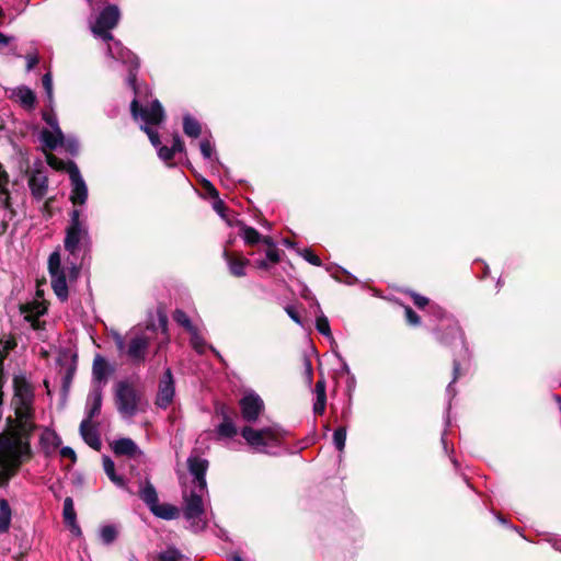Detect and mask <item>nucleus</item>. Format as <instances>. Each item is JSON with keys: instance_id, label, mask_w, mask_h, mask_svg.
Instances as JSON below:
<instances>
[{"instance_id": "nucleus-1", "label": "nucleus", "mask_w": 561, "mask_h": 561, "mask_svg": "<svg viewBox=\"0 0 561 561\" xmlns=\"http://www.w3.org/2000/svg\"><path fill=\"white\" fill-rule=\"evenodd\" d=\"M16 425L9 432L0 434V485H4L16 474L24 461L31 458L30 437L34 430L33 416L34 392L31 385L20 377L13 380Z\"/></svg>"}, {"instance_id": "nucleus-2", "label": "nucleus", "mask_w": 561, "mask_h": 561, "mask_svg": "<svg viewBox=\"0 0 561 561\" xmlns=\"http://www.w3.org/2000/svg\"><path fill=\"white\" fill-rule=\"evenodd\" d=\"M121 19V11L117 5H106L95 18L90 22V30L93 36L101 38L107 44V55L112 58L128 66L127 84L138 93L136 89L137 70L139 67L138 58L129 49L125 48L119 41L114 39L111 31L115 28Z\"/></svg>"}, {"instance_id": "nucleus-3", "label": "nucleus", "mask_w": 561, "mask_h": 561, "mask_svg": "<svg viewBox=\"0 0 561 561\" xmlns=\"http://www.w3.org/2000/svg\"><path fill=\"white\" fill-rule=\"evenodd\" d=\"M208 466V460L202 458L197 450H193L187 458V468L194 478V488L191 490L190 494L184 496L182 511L188 524L187 528L196 534L204 531L207 527L203 497L208 493L205 478Z\"/></svg>"}, {"instance_id": "nucleus-4", "label": "nucleus", "mask_w": 561, "mask_h": 561, "mask_svg": "<svg viewBox=\"0 0 561 561\" xmlns=\"http://www.w3.org/2000/svg\"><path fill=\"white\" fill-rule=\"evenodd\" d=\"M111 336L119 355L126 357L133 365H140L146 360L152 340L149 328H134L125 335L112 331Z\"/></svg>"}, {"instance_id": "nucleus-5", "label": "nucleus", "mask_w": 561, "mask_h": 561, "mask_svg": "<svg viewBox=\"0 0 561 561\" xmlns=\"http://www.w3.org/2000/svg\"><path fill=\"white\" fill-rule=\"evenodd\" d=\"M136 89L138 90V93H135V98L131 101L130 104V111L134 116V118L138 119L141 118V121L145 123V125L141 126V129L148 135L150 142L152 146L158 150L159 147H161V141L159 138V135L156 130L150 128L148 125H158L160 124L164 118V112L163 108L158 100H153L150 105L147 106H140L139 105V98H140V87L136 84Z\"/></svg>"}, {"instance_id": "nucleus-6", "label": "nucleus", "mask_w": 561, "mask_h": 561, "mask_svg": "<svg viewBox=\"0 0 561 561\" xmlns=\"http://www.w3.org/2000/svg\"><path fill=\"white\" fill-rule=\"evenodd\" d=\"M89 241L87 218L82 217L79 208H75L70 213V224L66 229L65 249L75 255L79 251L80 244L88 243Z\"/></svg>"}, {"instance_id": "nucleus-7", "label": "nucleus", "mask_w": 561, "mask_h": 561, "mask_svg": "<svg viewBox=\"0 0 561 561\" xmlns=\"http://www.w3.org/2000/svg\"><path fill=\"white\" fill-rule=\"evenodd\" d=\"M431 308L440 321L438 331L448 330L447 335H442L438 337L440 343L445 345H450L453 342L459 341V344L461 346V354L459 355V357L466 358L468 355V348L465 344L462 331L457 320H455L450 316H447L446 312L439 307L432 306Z\"/></svg>"}, {"instance_id": "nucleus-8", "label": "nucleus", "mask_w": 561, "mask_h": 561, "mask_svg": "<svg viewBox=\"0 0 561 561\" xmlns=\"http://www.w3.org/2000/svg\"><path fill=\"white\" fill-rule=\"evenodd\" d=\"M115 401L118 412L124 417H133L138 411L139 397L134 387L127 382L117 383Z\"/></svg>"}, {"instance_id": "nucleus-9", "label": "nucleus", "mask_w": 561, "mask_h": 561, "mask_svg": "<svg viewBox=\"0 0 561 561\" xmlns=\"http://www.w3.org/2000/svg\"><path fill=\"white\" fill-rule=\"evenodd\" d=\"M241 435L250 446L262 453H265L268 447L276 446L279 442L277 433L272 428L254 430L245 426Z\"/></svg>"}, {"instance_id": "nucleus-10", "label": "nucleus", "mask_w": 561, "mask_h": 561, "mask_svg": "<svg viewBox=\"0 0 561 561\" xmlns=\"http://www.w3.org/2000/svg\"><path fill=\"white\" fill-rule=\"evenodd\" d=\"M68 174L71 184L70 201L73 206H81L88 199V186L76 163H70Z\"/></svg>"}, {"instance_id": "nucleus-11", "label": "nucleus", "mask_w": 561, "mask_h": 561, "mask_svg": "<svg viewBox=\"0 0 561 561\" xmlns=\"http://www.w3.org/2000/svg\"><path fill=\"white\" fill-rule=\"evenodd\" d=\"M174 392L172 371L170 368H167L159 381L156 404L162 409H167L173 401Z\"/></svg>"}, {"instance_id": "nucleus-12", "label": "nucleus", "mask_w": 561, "mask_h": 561, "mask_svg": "<svg viewBox=\"0 0 561 561\" xmlns=\"http://www.w3.org/2000/svg\"><path fill=\"white\" fill-rule=\"evenodd\" d=\"M242 417L248 422L257 420L264 408L262 399L255 393L245 394L240 401Z\"/></svg>"}, {"instance_id": "nucleus-13", "label": "nucleus", "mask_w": 561, "mask_h": 561, "mask_svg": "<svg viewBox=\"0 0 561 561\" xmlns=\"http://www.w3.org/2000/svg\"><path fill=\"white\" fill-rule=\"evenodd\" d=\"M113 451L117 456H126L137 462L145 459L144 451L137 446L131 438H119L113 443Z\"/></svg>"}, {"instance_id": "nucleus-14", "label": "nucleus", "mask_w": 561, "mask_h": 561, "mask_svg": "<svg viewBox=\"0 0 561 561\" xmlns=\"http://www.w3.org/2000/svg\"><path fill=\"white\" fill-rule=\"evenodd\" d=\"M103 399V389L102 386L95 385L91 386L90 392L87 398L85 403V417L83 420L92 421L95 416H98L101 412Z\"/></svg>"}, {"instance_id": "nucleus-15", "label": "nucleus", "mask_w": 561, "mask_h": 561, "mask_svg": "<svg viewBox=\"0 0 561 561\" xmlns=\"http://www.w3.org/2000/svg\"><path fill=\"white\" fill-rule=\"evenodd\" d=\"M111 373L107 362L101 355H96L92 366V383L91 386L100 385L102 388L107 382V377Z\"/></svg>"}, {"instance_id": "nucleus-16", "label": "nucleus", "mask_w": 561, "mask_h": 561, "mask_svg": "<svg viewBox=\"0 0 561 561\" xmlns=\"http://www.w3.org/2000/svg\"><path fill=\"white\" fill-rule=\"evenodd\" d=\"M46 307L43 304L35 302L33 305L25 306L23 308L24 320L31 324L34 330H41L44 322L41 321V317L46 312Z\"/></svg>"}, {"instance_id": "nucleus-17", "label": "nucleus", "mask_w": 561, "mask_h": 561, "mask_svg": "<svg viewBox=\"0 0 561 561\" xmlns=\"http://www.w3.org/2000/svg\"><path fill=\"white\" fill-rule=\"evenodd\" d=\"M28 186L33 197L39 201L47 193L48 180L42 172H36L30 178Z\"/></svg>"}, {"instance_id": "nucleus-18", "label": "nucleus", "mask_w": 561, "mask_h": 561, "mask_svg": "<svg viewBox=\"0 0 561 561\" xmlns=\"http://www.w3.org/2000/svg\"><path fill=\"white\" fill-rule=\"evenodd\" d=\"M80 434L83 440L92 448L99 449L101 447V439L92 425V421L82 420L80 424Z\"/></svg>"}, {"instance_id": "nucleus-19", "label": "nucleus", "mask_w": 561, "mask_h": 561, "mask_svg": "<svg viewBox=\"0 0 561 561\" xmlns=\"http://www.w3.org/2000/svg\"><path fill=\"white\" fill-rule=\"evenodd\" d=\"M217 412H220L222 414V422L217 427V433L220 437L225 438H231L234 435H237L238 430L234 425L233 421L228 415L226 408L222 405L220 409L217 410Z\"/></svg>"}, {"instance_id": "nucleus-20", "label": "nucleus", "mask_w": 561, "mask_h": 561, "mask_svg": "<svg viewBox=\"0 0 561 561\" xmlns=\"http://www.w3.org/2000/svg\"><path fill=\"white\" fill-rule=\"evenodd\" d=\"M150 512L154 516L165 520L176 519L181 513L179 507L169 503H158L151 507Z\"/></svg>"}, {"instance_id": "nucleus-21", "label": "nucleus", "mask_w": 561, "mask_h": 561, "mask_svg": "<svg viewBox=\"0 0 561 561\" xmlns=\"http://www.w3.org/2000/svg\"><path fill=\"white\" fill-rule=\"evenodd\" d=\"M191 337H190V343L192 345V347L198 353V354H204L206 352L207 348L211 350V352L219 358H221L219 352L214 348L211 345H208L203 336V334L201 333V331L198 330V328H195L194 330H192L191 332H188Z\"/></svg>"}, {"instance_id": "nucleus-22", "label": "nucleus", "mask_w": 561, "mask_h": 561, "mask_svg": "<svg viewBox=\"0 0 561 561\" xmlns=\"http://www.w3.org/2000/svg\"><path fill=\"white\" fill-rule=\"evenodd\" d=\"M51 287L60 301H66L69 296L65 272L50 275Z\"/></svg>"}, {"instance_id": "nucleus-23", "label": "nucleus", "mask_w": 561, "mask_h": 561, "mask_svg": "<svg viewBox=\"0 0 561 561\" xmlns=\"http://www.w3.org/2000/svg\"><path fill=\"white\" fill-rule=\"evenodd\" d=\"M138 495L149 510L159 503L156 488L148 480L139 489Z\"/></svg>"}, {"instance_id": "nucleus-24", "label": "nucleus", "mask_w": 561, "mask_h": 561, "mask_svg": "<svg viewBox=\"0 0 561 561\" xmlns=\"http://www.w3.org/2000/svg\"><path fill=\"white\" fill-rule=\"evenodd\" d=\"M225 259L228 263L230 273L233 276L242 277L245 275V266L249 264V260L243 257H233L227 251L224 252Z\"/></svg>"}, {"instance_id": "nucleus-25", "label": "nucleus", "mask_w": 561, "mask_h": 561, "mask_svg": "<svg viewBox=\"0 0 561 561\" xmlns=\"http://www.w3.org/2000/svg\"><path fill=\"white\" fill-rule=\"evenodd\" d=\"M43 144L50 150L56 149L64 142V134L61 130L43 129L41 133Z\"/></svg>"}, {"instance_id": "nucleus-26", "label": "nucleus", "mask_w": 561, "mask_h": 561, "mask_svg": "<svg viewBox=\"0 0 561 561\" xmlns=\"http://www.w3.org/2000/svg\"><path fill=\"white\" fill-rule=\"evenodd\" d=\"M12 511L5 499H0V535L5 534L10 529Z\"/></svg>"}, {"instance_id": "nucleus-27", "label": "nucleus", "mask_w": 561, "mask_h": 561, "mask_svg": "<svg viewBox=\"0 0 561 561\" xmlns=\"http://www.w3.org/2000/svg\"><path fill=\"white\" fill-rule=\"evenodd\" d=\"M103 468H104V471L106 473V476L108 477V479L118 488H123L125 489L126 488V483H125V480L123 477L116 474L115 472V463L114 461L108 458V457H104L103 458Z\"/></svg>"}, {"instance_id": "nucleus-28", "label": "nucleus", "mask_w": 561, "mask_h": 561, "mask_svg": "<svg viewBox=\"0 0 561 561\" xmlns=\"http://www.w3.org/2000/svg\"><path fill=\"white\" fill-rule=\"evenodd\" d=\"M9 176L2 164L0 163V206L10 209V196L7 188Z\"/></svg>"}, {"instance_id": "nucleus-29", "label": "nucleus", "mask_w": 561, "mask_h": 561, "mask_svg": "<svg viewBox=\"0 0 561 561\" xmlns=\"http://www.w3.org/2000/svg\"><path fill=\"white\" fill-rule=\"evenodd\" d=\"M14 95L16 100L23 105L25 108H32L35 104L36 98L34 92L26 88L20 87L14 91Z\"/></svg>"}, {"instance_id": "nucleus-30", "label": "nucleus", "mask_w": 561, "mask_h": 561, "mask_svg": "<svg viewBox=\"0 0 561 561\" xmlns=\"http://www.w3.org/2000/svg\"><path fill=\"white\" fill-rule=\"evenodd\" d=\"M205 187L208 190L209 194L216 198V201L214 202L213 204V208L214 210L224 219H226L229 224H230V220L227 218V207L226 205L224 204V202L221 199L218 198V192L217 190L209 183V182H206V185Z\"/></svg>"}, {"instance_id": "nucleus-31", "label": "nucleus", "mask_w": 561, "mask_h": 561, "mask_svg": "<svg viewBox=\"0 0 561 561\" xmlns=\"http://www.w3.org/2000/svg\"><path fill=\"white\" fill-rule=\"evenodd\" d=\"M183 130L186 136L197 138L201 135L202 127L198 121L190 115H185L183 118Z\"/></svg>"}, {"instance_id": "nucleus-32", "label": "nucleus", "mask_w": 561, "mask_h": 561, "mask_svg": "<svg viewBox=\"0 0 561 561\" xmlns=\"http://www.w3.org/2000/svg\"><path fill=\"white\" fill-rule=\"evenodd\" d=\"M62 517H64L65 524H73L75 520L77 519L73 500L70 496H68L64 500Z\"/></svg>"}, {"instance_id": "nucleus-33", "label": "nucleus", "mask_w": 561, "mask_h": 561, "mask_svg": "<svg viewBox=\"0 0 561 561\" xmlns=\"http://www.w3.org/2000/svg\"><path fill=\"white\" fill-rule=\"evenodd\" d=\"M173 320L179 324L181 325L186 332H191L192 330H194L195 328H197L196 325H194L190 319V317L186 314L185 311L181 310V309H176L174 312H173Z\"/></svg>"}, {"instance_id": "nucleus-34", "label": "nucleus", "mask_w": 561, "mask_h": 561, "mask_svg": "<svg viewBox=\"0 0 561 561\" xmlns=\"http://www.w3.org/2000/svg\"><path fill=\"white\" fill-rule=\"evenodd\" d=\"M241 234L245 241V243L250 244V245H253V244H256L259 242H261V234L259 233L257 230H255L254 228L252 227H248V226H242L241 227Z\"/></svg>"}, {"instance_id": "nucleus-35", "label": "nucleus", "mask_w": 561, "mask_h": 561, "mask_svg": "<svg viewBox=\"0 0 561 561\" xmlns=\"http://www.w3.org/2000/svg\"><path fill=\"white\" fill-rule=\"evenodd\" d=\"M100 537L103 543L111 545L117 537V529L113 525H105L100 529Z\"/></svg>"}, {"instance_id": "nucleus-36", "label": "nucleus", "mask_w": 561, "mask_h": 561, "mask_svg": "<svg viewBox=\"0 0 561 561\" xmlns=\"http://www.w3.org/2000/svg\"><path fill=\"white\" fill-rule=\"evenodd\" d=\"M316 328L322 335L332 337L329 320L323 313L317 317Z\"/></svg>"}, {"instance_id": "nucleus-37", "label": "nucleus", "mask_w": 561, "mask_h": 561, "mask_svg": "<svg viewBox=\"0 0 561 561\" xmlns=\"http://www.w3.org/2000/svg\"><path fill=\"white\" fill-rule=\"evenodd\" d=\"M48 271H49L50 275L65 272L61 268V260H60V255H59L58 252H53L49 255V259H48Z\"/></svg>"}, {"instance_id": "nucleus-38", "label": "nucleus", "mask_w": 561, "mask_h": 561, "mask_svg": "<svg viewBox=\"0 0 561 561\" xmlns=\"http://www.w3.org/2000/svg\"><path fill=\"white\" fill-rule=\"evenodd\" d=\"M346 442V427L341 426L333 433V443L337 450L342 451Z\"/></svg>"}, {"instance_id": "nucleus-39", "label": "nucleus", "mask_w": 561, "mask_h": 561, "mask_svg": "<svg viewBox=\"0 0 561 561\" xmlns=\"http://www.w3.org/2000/svg\"><path fill=\"white\" fill-rule=\"evenodd\" d=\"M180 558L181 553L176 549L169 548L159 554L158 561H179Z\"/></svg>"}, {"instance_id": "nucleus-40", "label": "nucleus", "mask_w": 561, "mask_h": 561, "mask_svg": "<svg viewBox=\"0 0 561 561\" xmlns=\"http://www.w3.org/2000/svg\"><path fill=\"white\" fill-rule=\"evenodd\" d=\"M202 156L205 159H211L215 153V147L209 139H203L199 144Z\"/></svg>"}, {"instance_id": "nucleus-41", "label": "nucleus", "mask_w": 561, "mask_h": 561, "mask_svg": "<svg viewBox=\"0 0 561 561\" xmlns=\"http://www.w3.org/2000/svg\"><path fill=\"white\" fill-rule=\"evenodd\" d=\"M460 376V360L458 357L454 358V378L453 381L447 386V393L450 397L455 396L453 382H455Z\"/></svg>"}, {"instance_id": "nucleus-42", "label": "nucleus", "mask_w": 561, "mask_h": 561, "mask_svg": "<svg viewBox=\"0 0 561 561\" xmlns=\"http://www.w3.org/2000/svg\"><path fill=\"white\" fill-rule=\"evenodd\" d=\"M300 255L310 264L314 266H321L322 262L318 255H316L311 250L305 249L300 252Z\"/></svg>"}, {"instance_id": "nucleus-43", "label": "nucleus", "mask_w": 561, "mask_h": 561, "mask_svg": "<svg viewBox=\"0 0 561 561\" xmlns=\"http://www.w3.org/2000/svg\"><path fill=\"white\" fill-rule=\"evenodd\" d=\"M174 154L175 152L172 150L171 147L161 146L158 149L159 158L167 163H169L173 159Z\"/></svg>"}, {"instance_id": "nucleus-44", "label": "nucleus", "mask_w": 561, "mask_h": 561, "mask_svg": "<svg viewBox=\"0 0 561 561\" xmlns=\"http://www.w3.org/2000/svg\"><path fill=\"white\" fill-rule=\"evenodd\" d=\"M15 346V342L11 340H7L3 345V350H0V373L3 370V360L10 350Z\"/></svg>"}, {"instance_id": "nucleus-45", "label": "nucleus", "mask_w": 561, "mask_h": 561, "mask_svg": "<svg viewBox=\"0 0 561 561\" xmlns=\"http://www.w3.org/2000/svg\"><path fill=\"white\" fill-rule=\"evenodd\" d=\"M42 83H43V87L47 93V96L49 99L53 98V78H51V75L49 72L45 73L42 78Z\"/></svg>"}, {"instance_id": "nucleus-46", "label": "nucleus", "mask_w": 561, "mask_h": 561, "mask_svg": "<svg viewBox=\"0 0 561 561\" xmlns=\"http://www.w3.org/2000/svg\"><path fill=\"white\" fill-rule=\"evenodd\" d=\"M43 119L51 128V130H61L59 125H58V121H57V117L55 116V114L44 113L43 114Z\"/></svg>"}, {"instance_id": "nucleus-47", "label": "nucleus", "mask_w": 561, "mask_h": 561, "mask_svg": "<svg viewBox=\"0 0 561 561\" xmlns=\"http://www.w3.org/2000/svg\"><path fill=\"white\" fill-rule=\"evenodd\" d=\"M407 321L412 325H417L420 323V317L416 312L409 306L404 308Z\"/></svg>"}, {"instance_id": "nucleus-48", "label": "nucleus", "mask_w": 561, "mask_h": 561, "mask_svg": "<svg viewBox=\"0 0 561 561\" xmlns=\"http://www.w3.org/2000/svg\"><path fill=\"white\" fill-rule=\"evenodd\" d=\"M285 311L286 313L288 314V317L294 321L296 322L298 325L302 327V320H301V317L299 316V313L297 312V310L295 309L294 306H286L285 307Z\"/></svg>"}, {"instance_id": "nucleus-49", "label": "nucleus", "mask_w": 561, "mask_h": 561, "mask_svg": "<svg viewBox=\"0 0 561 561\" xmlns=\"http://www.w3.org/2000/svg\"><path fill=\"white\" fill-rule=\"evenodd\" d=\"M42 439L51 443L54 447H58L61 444L60 437L54 432H46Z\"/></svg>"}, {"instance_id": "nucleus-50", "label": "nucleus", "mask_w": 561, "mask_h": 561, "mask_svg": "<svg viewBox=\"0 0 561 561\" xmlns=\"http://www.w3.org/2000/svg\"><path fill=\"white\" fill-rule=\"evenodd\" d=\"M266 259L272 264L278 263L279 260H280L278 250L276 248L267 249V251H266Z\"/></svg>"}, {"instance_id": "nucleus-51", "label": "nucleus", "mask_w": 561, "mask_h": 561, "mask_svg": "<svg viewBox=\"0 0 561 561\" xmlns=\"http://www.w3.org/2000/svg\"><path fill=\"white\" fill-rule=\"evenodd\" d=\"M60 456L62 458H69L72 462H76L77 456L71 447L65 446L60 449Z\"/></svg>"}, {"instance_id": "nucleus-52", "label": "nucleus", "mask_w": 561, "mask_h": 561, "mask_svg": "<svg viewBox=\"0 0 561 561\" xmlns=\"http://www.w3.org/2000/svg\"><path fill=\"white\" fill-rule=\"evenodd\" d=\"M314 390H316L317 399L327 398L325 381L323 379H320L317 381Z\"/></svg>"}, {"instance_id": "nucleus-53", "label": "nucleus", "mask_w": 561, "mask_h": 561, "mask_svg": "<svg viewBox=\"0 0 561 561\" xmlns=\"http://www.w3.org/2000/svg\"><path fill=\"white\" fill-rule=\"evenodd\" d=\"M413 304L419 308H424L428 305V299L419 294H412Z\"/></svg>"}, {"instance_id": "nucleus-54", "label": "nucleus", "mask_w": 561, "mask_h": 561, "mask_svg": "<svg viewBox=\"0 0 561 561\" xmlns=\"http://www.w3.org/2000/svg\"><path fill=\"white\" fill-rule=\"evenodd\" d=\"M172 150L176 153V152H183L184 151V144L182 141V139L180 138L179 135H175L173 137V144H172Z\"/></svg>"}, {"instance_id": "nucleus-55", "label": "nucleus", "mask_w": 561, "mask_h": 561, "mask_svg": "<svg viewBox=\"0 0 561 561\" xmlns=\"http://www.w3.org/2000/svg\"><path fill=\"white\" fill-rule=\"evenodd\" d=\"M325 402H327V398L317 399V401L313 405V411L316 414H322L324 412Z\"/></svg>"}, {"instance_id": "nucleus-56", "label": "nucleus", "mask_w": 561, "mask_h": 561, "mask_svg": "<svg viewBox=\"0 0 561 561\" xmlns=\"http://www.w3.org/2000/svg\"><path fill=\"white\" fill-rule=\"evenodd\" d=\"M38 64V57L36 55H27L26 56V69L31 71Z\"/></svg>"}, {"instance_id": "nucleus-57", "label": "nucleus", "mask_w": 561, "mask_h": 561, "mask_svg": "<svg viewBox=\"0 0 561 561\" xmlns=\"http://www.w3.org/2000/svg\"><path fill=\"white\" fill-rule=\"evenodd\" d=\"M305 374H306L307 381L310 385L312 381L313 370H312V365L309 359L305 360Z\"/></svg>"}, {"instance_id": "nucleus-58", "label": "nucleus", "mask_w": 561, "mask_h": 561, "mask_svg": "<svg viewBox=\"0 0 561 561\" xmlns=\"http://www.w3.org/2000/svg\"><path fill=\"white\" fill-rule=\"evenodd\" d=\"M66 525L70 528V530H71V533L73 535H76V536H80L81 535V529H80V527H79V525L77 523V519L75 520L73 524H66Z\"/></svg>"}, {"instance_id": "nucleus-59", "label": "nucleus", "mask_w": 561, "mask_h": 561, "mask_svg": "<svg viewBox=\"0 0 561 561\" xmlns=\"http://www.w3.org/2000/svg\"><path fill=\"white\" fill-rule=\"evenodd\" d=\"M261 242H263L265 245H267L268 249L276 248V244H275L273 238H271V237H261Z\"/></svg>"}, {"instance_id": "nucleus-60", "label": "nucleus", "mask_w": 561, "mask_h": 561, "mask_svg": "<svg viewBox=\"0 0 561 561\" xmlns=\"http://www.w3.org/2000/svg\"><path fill=\"white\" fill-rule=\"evenodd\" d=\"M255 266L260 270H267L268 268V261L265 260H257L255 261Z\"/></svg>"}, {"instance_id": "nucleus-61", "label": "nucleus", "mask_w": 561, "mask_h": 561, "mask_svg": "<svg viewBox=\"0 0 561 561\" xmlns=\"http://www.w3.org/2000/svg\"><path fill=\"white\" fill-rule=\"evenodd\" d=\"M11 41V37L0 33V45H8Z\"/></svg>"}, {"instance_id": "nucleus-62", "label": "nucleus", "mask_w": 561, "mask_h": 561, "mask_svg": "<svg viewBox=\"0 0 561 561\" xmlns=\"http://www.w3.org/2000/svg\"><path fill=\"white\" fill-rule=\"evenodd\" d=\"M553 548H554L556 550H558V551H560V552H561V538H560V539L554 540V542H553Z\"/></svg>"}, {"instance_id": "nucleus-63", "label": "nucleus", "mask_w": 561, "mask_h": 561, "mask_svg": "<svg viewBox=\"0 0 561 561\" xmlns=\"http://www.w3.org/2000/svg\"><path fill=\"white\" fill-rule=\"evenodd\" d=\"M231 560H232V561H243V560H242V558H241L240 556H238V554H233V556L231 557Z\"/></svg>"}, {"instance_id": "nucleus-64", "label": "nucleus", "mask_w": 561, "mask_h": 561, "mask_svg": "<svg viewBox=\"0 0 561 561\" xmlns=\"http://www.w3.org/2000/svg\"><path fill=\"white\" fill-rule=\"evenodd\" d=\"M283 243H284L286 247H293V243H291L288 239H284V240H283Z\"/></svg>"}]
</instances>
